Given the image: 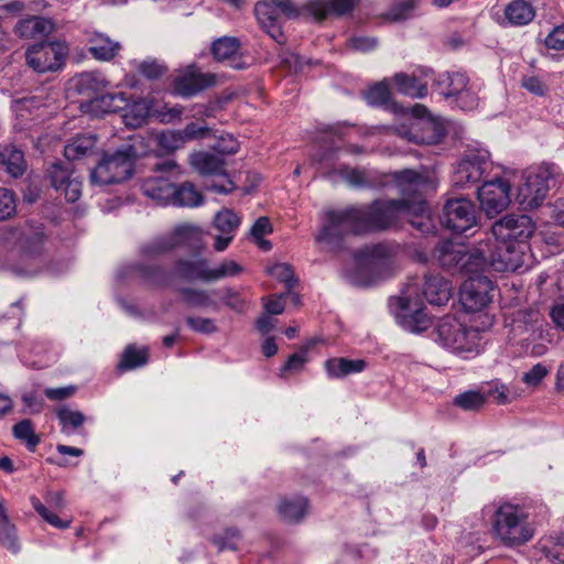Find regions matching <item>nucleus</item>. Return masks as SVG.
<instances>
[{
	"mask_svg": "<svg viewBox=\"0 0 564 564\" xmlns=\"http://www.w3.org/2000/svg\"><path fill=\"white\" fill-rule=\"evenodd\" d=\"M394 180L404 196L403 199L375 200L369 206L327 212V224L315 238L321 250L337 252L344 248L346 234L383 230L400 215H425L427 210L422 193L431 186L429 177L412 170H404L395 173Z\"/></svg>",
	"mask_w": 564,
	"mask_h": 564,
	"instance_id": "f257e3e1",
	"label": "nucleus"
},
{
	"mask_svg": "<svg viewBox=\"0 0 564 564\" xmlns=\"http://www.w3.org/2000/svg\"><path fill=\"white\" fill-rule=\"evenodd\" d=\"M395 251L394 247L387 243L366 246L355 256L354 268L345 270V279L361 288L384 280L394 270Z\"/></svg>",
	"mask_w": 564,
	"mask_h": 564,
	"instance_id": "f03ea898",
	"label": "nucleus"
},
{
	"mask_svg": "<svg viewBox=\"0 0 564 564\" xmlns=\"http://www.w3.org/2000/svg\"><path fill=\"white\" fill-rule=\"evenodd\" d=\"M527 243L495 242L487 238L476 247L466 267L470 270H485L491 265L496 271H517L525 264Z\"/></svg>",
	"mask_w": 564,
	"mask_h": 564,
	"instance_id": "7ed1b4c3",
	"label": "nucleus"
},
{
	"mask_svg": "<svg viewBox=\"0 0 564 564\" xmlns=\"http://www.w3.org/2000/svg\"><path fill=\"white\" fill-rule=\"evenodd\" d=\"M492 530L495 536L508 546L522 545L534 535V528L529 521L525 508L508 502L500 505L495 511Z\"/></svg>",
	"mask_w": 564,
	"mask_h": 564,
	"instance_id": "20e7f679",
	"label": "nucleus"
},
{
	"mask_svg": "<svg viewBox=\"0 0 564 564\" xmlns=\"http://www.w3.org/2000/svg\"><path fill=\"white\" fill-rule=\"evenodd\" d=\"M135 143L105 155L91 172V182L98 185L120 183L129 178L133 170V161L141 155Z\"/></svg>",
	"mask_w": 564,
	"mask_h": 564,
	"instance_id": "39448f33",
	"label": "nucleus"
},
{
	"mask_svg": "<svg viewBox=\"0 0 564 564\" xmlns=\"http://www.w3.org/2000/svg\"><path fill=\"white\" fill-rule=\"evenodd\" d=\"M556 166L553 164H542L534 170L529 171L524 176L523 184L519 187L517 202L523 209H534L539 207L555 183Z\"/></svg>",
	"mask_w": 564,
	"mask_h": 564,
	"instance_id": "423d86ee",
	"label": "nucleus"
},
{
	"mask_svg": "<svg viewBox=\"0 0 564 564\" xmlns=\"http://www.w3.org/2000/svg\"><path fill=\"white\" fill-rule=\"evenodd\" d=\"M480 339L476 328L468 327L453 316L441 318L435 326V340L454 351H473Z\"/></svg>",
	"mask_w": 564,
	"mask_h": 564,
	"instance_id": "0eeeda50",
	"label": "nucleus"
},
{
	"mask_svg": "<svg viewBox=\"0 0 564 564\" xmlns=\"http://www.w3.org/2000/svg\"><path fill=\"white\" fill-rule=\"evenodd\" d=\"M514 174L512 170H503L501 175L485 181L478 188L480 207L488 217L497 216L510 205L511 180Z\"/></svg>",
	"mask_w": 564,
	"mask_h": 564,
	"instance_id": "6e6552de",
	"label": "nucleus"
},
{
	"mask_svg": "<svg viewBox=\"0 0 564 564\" xmlns=\"http://www.w3.org/2000/svg\"><path fill=\"white\" fill-rule=\"evenodd\" d=\"M492 162L486 149H469L456 163L453 173V184L465 188L477 184L491 171Z\"/></svg>",
	"mask_w": 564,
	"mask_h": 564,
	"instance_id": "1a4fd4ad",
	"label": "nucleus"
},
{
	"mask_svg": "<svg viewBox=\"0 0 564 564\" xmlns=\"http://www.w3.org/2000/svg\"><path fill=\"white\" fill-rule=\"evenodd\" d=\"M417 289L416 282L408 283L399 296L390 299V307L413 332L422 330L427 325Z\"/></svg>",
	"mask_w": 564,
	"mask_h": 564,
	"instance_id": "9d476101",
	"label": "nucleus"
},
{
	"mask_svg": "<svg viewBox=\"0 0 564 564\" xmlns=\"http://www.w3.org/2000/svg\"><path fill=\"white\" fill-rule=\"evenodd\" d=\"M154 173L155 175L149 176L142 182L143 194L158 204H171L174 193L172 178H176L181 174L178 164L174 160H166L155 165Z\"/></svg>",
	"mask_w": 564,
	"mask_h": 564,
	"instance_id": "9b49d317",
	"label": "nucleus"
},
{
	"mask_svg": "<svg viewBox=\"0 0 564 564\" xmlns=\"http://www.w3.org/2000/svg\"><path fill=\"white\" fill-rule=\"evenodd\" d=\"M192 166L202 175L215 176L217 181L206 183V187L219 193H230L235 186L228 177L225 169V161L221 156L210 152H196L191 155Z\"/></svg>",
	"mask_w": 564,
	"mask_h": 564,
	"instance_id": "f8f14e48",
	"label": "nucleus"
},
{
	"mask_svg": "<svg viewBox=\"0 0 564 564\" xmlns=\"http://www.w3.org/2000/svg\"><path fill=\"white\" fill-rule=\"evenodd\" d=\"M67 54V47L61 42H41L32 45L25 53L28 65L37 73L57 70Z\"/></svg>",
	"mask_w": 564,
	"mask_h": 564,
	"instance_id": "ddd939ff",
	"label": "nucleus"
},
{
	"mask_svg": "<svg viewBox=\"0 0 564 564\" xmlns=\"http://www.w3.org/2000/svg\"><path fill=\"white\" fill-rule=\"evenodd\" d=\"M534 232V225L527 215H508L491 227L495 242L527 243Z\"/></svg>",
	"mask_w": 564,
	"mask_h": 564,
	"instance_id": "4468645a",
	"label": "nucleus"
},
{
	"mask_svg": "<svg viewBox=\"0 0 564 564\" xmlns=\"http://www.w3.org/2000/svg\"><path fill=\"white\" fill-rule=\"evenodd\" d=\"M479 273H469L470 275L460 288V302L470 312L480 311L492 300V282Z\"/></svg>",
	"mask_w": 564,
	"mask_h": 564,
	"instance_id": "2eb2a0df",
	"label": "nucleus"
},
{
	"mask_svg": "<svg viewBox=\"0 0 564 564\" xmlns=\"http://www.w3.org/2000/svg\"><path fill=\"white\" fill-rule=\"evenodd\" d=\"M443 225L449 230L463 234L476 225V208L470 199L460 197L446 202Z\"/></svg>",
	"mask_w": 564,
	"mask_h": 564,
	"instance_id": "dca6fc26",
	"label": "nucleus"
},
{
	"mask_svg": "<svg viewBox=\"0 0 564 564\" xmlns=\"http://www.w3.org/2000/svg\"><path fill=\"white\" fill-rule=\"evenodd\" d=\"M202 238V231L198 227L193 225H181L177 226L171 236L164 237L143 248V252L152 256L167 252L177 246H195Z\"/></svg>",
	"mask_w": 564,
	"mask_h": 564,
	"instance_id": "f3484780",
	"label": "nucleus"
},
{
	"mask_svg": "<svg viewBox=\"0 0 564 564\" xmlns=\"http://www.w3.org/2000/svg\"><path fill=\"white\" fill-rule=\"evenodd\" d=\"M476 253V249L471 252L463 243L445 240L440 242L434 251V258L445 269H458L465 273L481 272V270H469L465 264L469 257Z\"/></svg>",
	"mask_w": 564,
	"mask_h": 564,
	"instance_id": "a211bd4d",
	"label": "nucleus"
},
{
	"mask_svg": "<svg viewBox=\"0 0 564 564\" xmlns=\"http://www.w3.org/2000/svg\"><path fill=\"white\" fill-rule=\"evenodd\" d=\"M215 84V76L199 73L191 66L174 79V90L183 97H191Z\"/></svg>",
	"mask_w": 564,
	"mask_h": 564,
	"instance_id": "6ab92c4d",
	"label": "nucleus"
},
{
	"mask_svg": "<svg viewBox=\"0 0 564 564\" xmlns=\"http://www.w3.org/2000/svg\"><path fill=\"white\" fill-rule=\"evenodd\" d=\"M241 218L231 209L224 208L214 217V227L219 231L215 237L214 249L218 252L225 251L235 237L240 226Z\"/></svg>",
	"mask_w": 564,
	"mask_h": 564,
	"instance_id": "aec40b11",
	"label": "nucleus"
},
{
	"mask_svg": "<svg viewBox=\"0 0 564 564\" xmlns=\"http://www.w3.org/2000/svg\"><path fill=\"white\" fill-rule=\"evenodd\" d=\"M254 14L261 26L278 43L285 41L281 30V18L275 0H262L254 6Z\"/></svg>",
	"mask_w": 564,
	"mask_h": 564,
	"instance_id": "412c9836",
	"label": "nucleus"
},
{
	"mask_svg": "<svg viewBox=\"0 0 564 564\" xmlns=\"http://www.w3.org/2000/svg\"><path fill=\"white\" fill-rule=\"evenodd\" d=\"M52 185L64 194L66 200L76 202L82 195V182L73 172L61 164H54L50 172Z\"/></svg>",
	"mask_w": 564,
	"mask_h": 564,
	"instance_id": "4be33fe9",
	"label": "nucleus"
},
{
	"mask_svg": "<svg viewBox=\"0 0 564 564\" xmlns=\"http://www.w3.org/2000/svg\"><path fill=\"white\" fill-rule=\"evenodd\" d=\"M356 0H312L303 8L315 20L322 21L328 17H340L350 12Z\"/></svg>",
	"mask_w": 564,
	"mask_h": 564,
	"instance_id": "5701e85b",
	"label": "nucleus"
},
{
	"mask_svg": "<svg viewBox=\"0 0 564 564\" xmlns=\"http://www.w3.org/2000/svg\"><path fill=\"white\" fill-rule=\"evenodd\" d=\"M430 70H420L408 75L398 73L393 76V83L400 94L412 98H423L427 95V80Z\"/></svg>",
	"mask_w": 564,
	"mask_h": 564,
	"instance_id": "b1692460",
	"label": "nucleus"
},
{
	"mask_svg": "<svg viewBox=\"0 0 564 564\" xmlns=\"http://www.w3.org/2000/svg\"><path fill=\"white\" fill-rule=\"evenodd\" d=\"M174 271L185 280L209 282V263L205 258L180 259L175 263Z\"/></svg>",
	"mask_w": 564,
	"mask_h": 564,
	"instance_id": "393cba45",
	"label": "nucleus"
},
{
	"mask_svg": "<svg viewBox=\"0 0 564 564\" xmlns=\"http://www.w3.org/2000/svg\"><path fill=\"white\" fill-rule=\"evenodd\" d=\"M423 295L432 305H444L452 296V286L440 275H427L423 286Z\"/></svg>",
	"mask_w": 564,
	"mask_h": 564,
	"instance_id": "a878e982",
	"label": "nucleus"
},
{
	"mask_svg": "<svg viewBox=\"0 0 564 564\" xmlns=\"http://www.w3.org/2000/svg\"><path fill=\"white\" fill-rule=\"evenodd\" d=\"M534 17V8L525 0H513L505 8V18L508 24L513 26L527 25L533 21Z\"/></svg>",
	"mask_w": 564,
	"mask_h": 564,
	"instance_id": "bb28decb",
	"label": "nucleus"
},
{
	"mask_svg": "<svg viewBox=\"0 0 564 564\" xmlns=\"http://www.w3.org/2000/svg\"><path fill=\"white\" fill-rule=\"evenodd\" d=\"M183 301L192 307H210L213 311H219V303L216 300L218 290H202L194 288H183L180 290Z\"/></svg>",
	"mask_w": 564,
	"mask_h": 564,
	"instance_id": "cd10ccee",
	"label": "nucleus"
},
{
	"mask_svg": "<svg viewBox=\"0 0 564 564\" xmlns=\"http://www.w3.org/2000/svg\"><path fill=\"white\" fill-rule=\"evenodd\" d=\"M127 96L123 93L106 94L91 98L85 106V111H91L96 116L122 110L126 107Z\"/></svg>",
	"mask_w": 564,
	"mask_h": 564,
	"instance_id": "c85d7f7f",
	"label": "nucleus"
},
{
	"mask_svg": "<svg viewBox=\"0 0 564 564\" xmlns=\"http://www.w3.org/2000/svg\"><path fill=\"white\" fill-rule=\"evenodd\" d=\"M89 52L99 61H109L120 51L121 45L102 33H94L89 40Z\"/></svg>",
	"mask_w": 564,
	"mask_h": 564,
	"instance_id": "c756f323",
	"label": "nucleus"
},
{
	"mask_svg": "<svg viewBox=\"0 0 564 564\" xmlns=\"http://www.w3.org/2000/svg\"><path fill=\"white\" fill-rule=\"evenodd\" d=\"M366 368L362 359L330 358L325 361V369L329 378H343L351 373H359Z\"/></svg>",
	"mask_w": 564,
	"mask_h": 564,
	"instance_id": "7c9ffc66",
	"label": "nucleus"
},
{
	"mask_svg": "<svg viewBox=\"0 0 564 564\" xmlns=\"http://www.w3.org/2000/svg\"><path fill=\"white\" fill-rule=\"evenodd\" d=\"M107 85L108 82L106 80L104 75L98 72L82 73L74 78L75 89L79 94L85 95L88 98L101 91L104 88L107 87Z\"/></svg>",
	"mask_w": 564,
	"mask_h": 564,
	"instance_id": "2f4dec72",
	"label": "nucleus"
},
{
	"mask_svg": "<svg viewBox=\"0 0 564 564\" xmlns=\"http://www.w3.org/2000/svg\"><path fill=\"white\" fill-rule=\"evenodd\" d=\"M306 511L307 500L304 497L283 498L278 506L280 518L289 523L299 522Z\"/></svg>",
	"mask_w": 564,
	"mask_h": 564,
	"instance_id": "473e14b6",
	"label": "nucleus"
},
{
	"mask_svg": "<svg viewBox=\"0 0 564 564\" xmlns=\"http://www.w3.org/2000/svg\"><path fill=\"white\" fill-rule=\"evenodd\" d=\"M150 101L144 98H140L132 104H128L127 100L126 107L122 109L124 110L122 115L124 124L130 128L141 127L143 123H145L150 113Z\"/></svg>",
	"mask_w": 564,
	"mask_h": 564,
	"instance_id": "72a5a7b5",
	"label": "nucleus"
},
{
	"mask_svg": "<svg viewBox=\"0 0 564 564\" xmlns=\"http://www.w3.org/2000/svg\"><path fill=\"white\" fill-rule=\"evenodd\" d=\"M53 30L50 20L41 17H31L20 21L15 26V33L21 37L32 39L37 35H46Z\"/></svg>",
	"mask_w": 564,
	"mask_h": 564,
	"instance_id": "f704fd0d",
	"label": "nucleus"
},
{
	"mask_svg": "<svg viewBox=\"0 0 564 564\" xmlns=\"http://www.w3.org/2000/svg\"><path fill=\"white\" fill-rule=\"evenodd\" d=\"M0 164L13 177L22 175L25 169L22 151L13 145L0 148Z\"/></svg>",
	"mask_w": 564,
	"mask_h": 564,
	"instance_id": "c9c22d12",
	"label": "nucleus"
},
{
	"mask_svg": "<svg viewBox=\"0 0 564 564\" xmlns=\"http://www.w3.org/2000/svg\"><path fill=\"white\" fill-rule=\"evenodd\" d=\"M341 178L356 188L373 187L376 185L375 172L366 169L345 166L339 171Z\"/></svg>",
	"mask_w": 564,
	"mask_h": 564,
	"instance_id": "e433bc0d",
	"label": "nucleus"
},
{
	"mask_svg": "<svg viewBox=\"0 0 564 564\" xmlns=\"http://www.w3.org/2000/svg\"><path fill=\"white\" fill-rule=\"evenodd\" d=\"M0 543L9 551L15 553L20 549L14 524L9 520L7 510L0 500Z\"/></svg>",
	"mask_w": 564,
	"mask_h": 564,
	"instance_id": "4c0bfd02",
	"label": "nucleus"
},
{
	"mask_svg": "<svg viewBox=\"0 0 564 564\" xmlns=\"http://www.w3.org/2000/svg\"><path fill=\"white\" fill-rule=\"evenodd\" d=\"M203 202L202 194L192 183H183L178 187L174 186L172 205L180 207H196Z\"/></svg>",
	"mask_w": 564,
	"mask_h": 564,
	"instance_id": "58836bf2",
	"label": "nucleus"
},
{
	"mask_svg": "<svg viewBox=\"0 0 564 564\" xmlns=\"http://www.w3.org/2000/svg\"><path fill=\"white\" fill-rule=\"evenodd\" d=\"M95 144L96 138L93 134L79 135L65 145L64 154L69 161L78 160L93 151Z\"/></svg>",
	"mask_w": 564,
	"mask_h": 564,
	"instance_id": "ea45409f",
	"label": "nucleus"
},
{
	"mask_svg": "<svg viewBox=\"0 0 564 564\" xmlns=\"http://www.w3.org/2000/svg\"><path fill=\"white\" fill-rule=\"evenodd\" d=\"M487 400V395L480 391H465L454 398V404L464 411H478Z\"/></svg>",
	"mask_w": 564,
	"mask_h": 564,
	"instance_id": "a19ab883",
	"label": "nucleus"
},
{
	"mask_svg": "<svg viewBox=\"0 0 564 564\" xmlns=\"http://www.w3.org/2000/svg\"><path fill=\"white\" fill-rule=\"evenodd\" d=\"M240 43L236 37L224 36L213 43L212 52L216 59H229L238 54Z\"/></svg>",
	"mask_w": 564,
	"mask_h": 564,
	"instance_id": "79ce46f5",
	"label": "nucleus"
},
{
	"mask_svg": "<svg viewBox=\"0 0 564 564\" xmlns=\"http://www.w3.org/2000/svg\"><path fill=\"white\" fill-rule=\"evenodd\" d=\"M13 435L17 440L25 443L26 447L34 452L40 443V437L34 432L32 421L25 419L18 422L12 429Z\"/></svg>",
	"mask_w": 564,
	"mask_h": 564,
	"instance_id": "37998d69",
	"label": "nucleus"
},
{
	"mask_svg": "<svg viewBox=\"0 0 564 564\" xmlns=\"http://www.w3.org/2000/svg\"><path fill=\"white\" fill-rule=\"evenodd\" d=\"M148 362V350L145 348L135 349L129 346L122 354L118 368L122 371L141 367Z\"/></svg>",
	"mask_w": 564,
	"mask_h": 564,
	"instance_id": "c03bdc74",
	"label": "nucleus"
},
{
	"mask_svg": "<svg viewBox=\"0 0 564 564\" xmlns=\"http://www.w3.org/2000/svg\"><path fill=\"white\" fill-rule=\"evenodd\" d=\"M243 268L235 260L225 259L215 267H209V282L239 275Z\"/></svg>",
	"mask_w": 564,
	"mask_h": 564,
	"instance_id": "a18cd8bd",
	"label": "nucleus"
},
{
	"mask_svg": "<svg viewBox=\"0 0 564 564\" xmlns=\"http://www.w3.org/2000/svg\"><path fill=\"white\" fill-rule=\"evenodd\" d=\"M155 141L162 154H169L184 145L182 134H180L178 130L163 131L156 135Z\"/></svg>",
	"mask_w": 564,
	"mask_h": 564,
	"instance_id": "49530a36",
	"label": "nucleus"
},
{
	"mask_svg": "<svg viewBox=\"0 0 564 564\" xmlns=\"http://www.w3.org/2000/svg\"><path fill=\"white\" fill-rule=\"evenodd\" d=\"M42 105L43 104L37 96L23 97L13 102L12 109L17 118L20 119L21 123H23L29 119L32 110L39 109Z\"/></svg>",
	"mask_w": 564,
	"mask_h": 564,
	"instance_id": "de8ad7c7",
	"label": "nucleus"
},
{
	"mask_svg": "<svg viewBox=\"0 0 564 564\" xmlns=\"http://www.w3.org/2000/svg\"><path fill=\"white\" fill-rule=\"evenodd\" d=\"M216 300L218 303H223L227 307L238 313H241L246 308V302L240 295L230 288L217 289Z\"/></svg>",
	"mask_w": 564,
	"mask_h": 564,
	"instance_id": "09e8293b",
	"label": "nucleus"
},
{
	"mask_svg": "<svg viewBox=\"0 0 564 564\" xmlns=\"http://www.w3.org/2000/svg\"><path fill=\"white\" fill-rule=\"evenodd\" d=\"M31 503L35 511L51 525L57 529H66L70 525V520H63L56 513L51 511L36 497L31 498Z\"/></svg>",
	"mask_w": 564,
	"mask_h": 564,
	"instance_id": "8fccbe9b",
	"label": "nucleus"
},
{
	"mask_svg": "<svg viewBox=\"0 0 564 564\" xmlns=\"http://www.w3.org/2000/svg\"><path fill=\"white\" fill-rule=\"evenodd\" d=\"M57 417L63 425V431H65L68 426H70L73 430H76L85 422V416L82 412L70 410L66 406L58 409Z\"/></svg>",
	"mask_w": 564,
	"mask_h": 564,
	"instance_id": "3c124183",
	"label": "nucleus"
},
{
	"mask_svg": "<svg viewBox=\"0 0 564 564\" xmlns=\"http://www.w3.org/2000/svg\"><path fill=\"white\" fill-rule=\"evenodd\" d=\"M268 273L274 279L285 283L286 289L291 290L295 284L293 269L288 263H275L268 268Z\"/></svg>",
	"mask_w": 564,
	"mask_h": 564,
	"instance_id": "603ef678",
	"label": "nucleus"
},
{
	"mask_svg": "<svg viewBox=\"0 0 564 564\" xmlns=\"http://www.w3.org/2000/svg\"><path fill=\"white\" fill-rule=\"evenodd\" d=\"M550 373V367L544 364L534 365L529 371L522 376V382L531 388H536L543 379Z\"/></svg>",
	"mask_w": 564,
	"mask_h": 564,
	"instance_id": "864d4df0",
	"label": "nucleus"
},
{
	"mask_svg": "<svg viewBox=\"0 0 564 564\" xmlns=\"http://www.w3.org/2000/svg\"><path fill=\"white\" fill-rule=\"evenodd\" d=\"M366 99L370 105H384L390 99V89L386 82L373 85L366 94Z\"/></svg>",
	"mask_w": 564,
	"mask_h": 564,
	"instance_id": "5fc2aeb1",
	"label": "nucleus"
},
{
	"mask_svg": "<svg viewBox=\"0 0 564 564\" xmlns=\"http://www.w3.org/2000/svg\"><path fill=\"white\" fill-rule=\"evenodd\" d=\"M178 132L182 134L183 143L185 144L188 141L206 138L209 134L210 129L206 124L191 122L186 124L184 129L178 130Z\"/></svg>",
	"mask_w": 564,
	"mask_h": 564,
	"instance_id": "6e6d98bb",
	"label": "nucleus"
},
{
	"mask_svg": "<svg viewBox=\"0 0 564 564\" xmlns=\"http://www.w3.org/2000/svg\"><path fill=\"white\" fill-rule=\"evenodd\" d=\"M15 210L14 194L8 188H0V220L10 218L15 214Z\"/></svg>",
	"mask_w": 564,
	"mask_h": 564,
	"instance_id": "4d7b16f0",
	"label": "nucleus"
},
{
	"mask_svg": "<svg viewBox=\"0 0 564 564\" xmlns=\"http://www.w3.org/2000/svg\"><path fill=\"white\" fill-rule=\"evenodd\" d=\"M468 78L465 74L453 73L448 76V91L446 97H455L456 99L468 88Z\"/></svg>",
	"mask_w": 564,
	"mask_h": 564,
	"instance_id": "13d9d810",
	"label": "nucleus"
},
{
	"mask_svg": "<svg viewBox=\"0 0 564 564\" xmlns=\"http://www.w3.org/2000/svg\"><path fill=\"white\" fill-rule=\"evenodd\" d=\"M416 0H402L393 6L387 13V18L391 21H402L410 17L411 11L415 8Z\"/></svg>",
	"mask_w": 564,
	"mask_h": 564,
	"instance_id": "bf43d9fd",
	"label": "nucleus"
},
{
	"mask_svg": "<svg viewBox=\"0 0 564 564\" xmlns=\"http://www.w3.org/2000/svg\"><path fill=\"white\" fill-rule=\"evenodd\" d=\"M187 325L194 332L202 334H214L217 332V326L212 318L200 317V316H188L186 318Z\"/></svg>",
	"mask_w": 564,
	"mask_h": 564,
	"instance_id": "052dcab7",
	"label": "nucleus"
},
{
	"mask_svg": "<svg viewBox=\"0 0 564 564\" xmlns=\"http://www.w3.org/2000/svg\"><path fill=\"white\" fill-rule=\"evenodd\" d=\"M305 364H306L305 352H295L289 357L288 361L281 368L280 376L283 378H286L289 372H291V373L299 372L303 369Z\"/></svg>",
	"mask_w": 564,
	"mask_h": 564,
	"instance_id": "680f3d73",
	"label": "nucleus"
},
{
	"mask_svg": "<svg viewBox=\"0 0 564 564\" xmlns=\"http://www.w3.org/2000/svg\"><path fill=\"white\" fill-rule=\"evenodd\" d=\"M239 143L238 141L230 134H227L225 137H220L217 143L214 145V151L219 156L227 155V154H234L238 151Z\"/></svg>",
	"mask_w": 564,
	"mask_h": 564,
	"instance_id": "e2e57ef3",
	"label": "nucleus"
},
{
	"mask_svg": "<svg viewBox=\"0 0 564 564\" xmlns=\"http://www.w3.org/2000/svg\"><path fill=\"white\" fill-rule=\"evenodd\" d=\"M239 538V532L230 529L227 530L223 536H215L213 541L218 545L220 551L225 549L236 550Z\"/></svg>",
	"mask_w": 564,
	"mask_h": 564,
	"instance_id": "0e129e2a",
	"label": "nucleus"
},
{
	"mask_svg": "<svg viewBox=\"0 0 564 564\" xmlns=\"http://www.w3.org/2000/svg\"><path fill=\"white\" fill-rule=\"evenodd\" d=\"M544 42L549 48L555 51L564 50V25L554 28Z\"/></svg>",
	"mask_w": 564,
	"mask_h": 564,
	"instance_id": "69168bd1",
	"label": "nucleus"
},
{
	"mask_svg": "<svg viewBox=\"0 0 564 564\" xmlns=\"http://www.w3.org/2000/svg\"><path fill=\"white\" fill-rule=\"evenodd\" d=\"M521 86L535 96H543L546 93V86L536 76H524Z\"/></svg>",
	"mask_w": 564,
	"mask_h": 564,
	"instance_id": "338daca9",
	"label": "nucleus"
},
{
	"mask_svg": "<svg viewBox=\"0 0 564 564\" xmlns=\"http://www.w3.org/2000/svg\"><path fill=\"white\" fill-rule=\"evenodd\" d=\"M279 8L280 18L294 19L301 14V8L292 0H275Z\"/></svg>",
	"mask_w": 564,
	"mask_h": 564,
	"instance_id": "774afa93",
	"label": "nucleus"
}]
</instances>
